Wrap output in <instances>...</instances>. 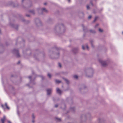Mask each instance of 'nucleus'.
Wrapping results in <instances>:
<instances>
[{"mask_svg": "<svg viewBox=\"0 0 123 123\" xmlns=\"http://www.w3.org/2000/svg\"><path fill=\"white\" fill-rule=\"evenodd\" d=\"M64 79L66 81V82L67 84H68V81L67 80L64 78Z\"/></svg>", "mask_w": 123, "mask_h": 123, "instance_id": "nucleus-16", "label": "nucleus"}, {"mask_svg": "<svg viewBox=\"0 0 123 123\" xmlns=\"http://www.w3.org/2000/svg\"><path fill=\"white\" fill-rule=\"evenodd\" d=\"M82 27H83V30H84V25H82Z\"/></svg>", "mask_w": 123, "mask_h": 123, "instance_id": "nucleus-31", "label": "nucleus"}, {"mask_svg": "<svg viewBox=\"0 0 123 123\" xmlns=\"http://www.w3.org/2000/svg\"><path fill=\"white\" fill-rule=\"evenodd\" d=\"M86 48H87V49H88V50L89 49V48L88 47V46H87V45H86Z\"/></svg>", "mask_w": 123, "mask_h": 123, "instance_id": "nucleus-21", "label": "nucleus"}, {"mask_svg": "<svg viewBox=\"0 0 123 123\" xmlns=\"http://www.w3.org/2000/svg\"><path fill=\"white\" fill-rule=\"evenodd\" d=\"M98 61L101 64L102 66H106L108 62L107 61H103L100 59H99Z\"/></svg>", "mask_w": 123, "mask_h": 123, "instance_id": "nucleus-1", "label": "nucleus"}, {"mask_svg": "<svg viewBox=\"0 0 123 123\" xmlns=\"http://www.w3.org/2000/svg\"><path fill=\"white\" fill-rule=\"evenodd\" d=\"M68 2H70V0H68Z\"/></svg>", "mask_w": 123, "mask_h": 123, "instance_id": "nucleus-35", "label": "nucleus"}, {"mask_svg": "<svg viewBox=\"0 0 123 123\" xmlns=\"http://www.w3.org/2000/svg\"><path fill=\"white\" fill-rule=\"evenodd\" d=\"M47 94L48 95H49L51 93L52 90L51 89H48L47 90Z\"/></svg>", "mask_w": 123, "mask_h": 123, "instance_id": "nucleus-5", "label": "nucleus"}, {"mask_svg": "<svg viewBox=\"0 0 123 123\" xmlns=\"http://www.w3.org/2000/svg\"><path fill=\"white\" fill-rule=\"evenodd\" d=\"M56 92H57L59 94H61L62 92V91L58 88H57L56 89Z\"/></svg>", "mask_w": 123, "mask_h": 123, "instance_id": "nucleus-7", "label": "nucleus"}, {"mask_svg": "<svg viewBox=\"0 0 123 123\" xmlns=\"http://www.w3.org/2000/svg\"><path fill=\"white\" fill-rule=\"evenodd\" d=\"M90 32L92 33H95V31H93L92 30H90Z\"/></svg>", "mask_w": 123, "mask_h": 123, "instance_id": "nucleus-14", "label": "nucleus"}, {"mask_svg": "<svg viewBox=\"0 0 123 123\" xmlns=\"http://www.w3.org/2000/svg\"><path fill=\"white\" fill-rule=\"evenodd\" d=\"M1 107H2L4 108V105H3L2 104H1Z\"/></svg>", "mask_w": 123, "mask_h": 123, "instance_id": "nucleus-29", "label": "nucleus"}, {"mask_svg": "<svg viewBox=\"0 0 123 123\" xmlns=\"http://www.w3.org/2000/svg\"><path fill=\"white\" fill-rule=\"evenodd\" d=\"M24 0H22V2H23V1Z\"/></svg>", "mask_w": 123, "mask_h": 123, "instance_id": "nucleus-37", "label": "nucleus"}, {"mask_svg": "<svg viewBox=\"0 0 123 123\" xmlns=\"http://www.w3.org/2000/svg\"><path fill=\"white\" fill-rule=\"evenodd\" d=\"M32 117L33 118H35V117L34 116V115H32Z\"/></svg>", "mask_w": 123, "mask_h": 123, "instance_id": "nucleus-30", "label": "nucleus"}, {"mask_svg": "<svg viewBox=\"0 0 123 123\" xmlns=\"http://www.w3.org/2000/svg\"><path fill=\"white\" fill-rule=\"evenodd\" d=\"M41 77H42V79H43V76H42Z\"/></svg>", "mask_w": 123, "mask_h": 123, "instance_id": "nucleus-36", "label": "nucleus"}, {"mask_svg": "<svg viewBox=\"0 0 123 123\" xmlns=\"http://www.w3.org/2000/svg\"><path fill=\"white\" fill-rule=\"evenodd\" d=\"M38 20V25H37L38 26H40L41 25V22Z\"/></svg>", "mask_w": 123, "mask_h": 123, "instance_id": "nucleus-9", "label": "nucleus"}, {"mask_svg": "<svg viewBox=\"0 0 123 123\" xmlns=\"http://www.w3.org/2000/svg\"><path fill=\"white\" fill-rule=\"evenodd\" d=\"M40 11L42 12H47V11L45 8H43L41 9L40 10Z\"/></svg>", "mask_w": 123, "mask_h": 123, "instance_id": "nucleus-6", "label": "nucleus"}, {"mask_svg": "<svg viewBox=\"0 0 123 123\" xmlns=\"http://www.w3.org/2000/svg\"><path fill=\"white\" fill-rule=\"evenodd\" d=\"M26 16L27 17H29L30 16V15H26Z\"/></svg>", "mask_w": 123, "mask_h": 123, "instance_id": "nucleus-32", "label": "nucleus"}, {"mask_svg": "<svg viewBox=\"0 0 123 123\" xmlns=\"http://www.w3.org/2000/svg\"><path fill=\"white\" fill-rule=\"evenodd\" d=\"M90 42L91 43V45L92 47H93L94 46H93V41H91Z\"/></svg>", "mask_w": 123, "mask_h": 123, "instance_id": "nucleus-10", "label": "nucleus"}, {"mask_svg": "<svg viewBox=\"0 0 123 123\" xmlns=\"http://www.w3.org/2000/svg\"><path fill=\"white\" fill-rule=\"evenodd\" d=\"M98 18V17H95V19L93 20V21L94 22H95L96 21V20Z\"/></svg>", "mask_w": 123, "mask_h": 123, "instance_id": "nucleus-18", "label": "nucleus"}, {"mask_svg": "<svg viewBox=\"0 0 123 123\" xmlns=\"http://www.w3.org/2000/svg\"><path fill=\"white\" fill-rule=\"evenodd\" d=\"M5 106H6V108L8 109H9V107H8L7 106V104L6 103H5Z\"/></svg>", "mask_w": 123, "mask_h": 123, "instance_id": "nucleus-11", "label": "nucleus"}, {"mask_svg": "<svg viewBox=\"0 0 123 123\" xmlns=\"http://www.w3.org/2000/svg\"><path fill=\"white\" fill-rule=\"evenodd\" d=\"M30 12L33 14H34V11L33 10H31V11H30Z\"/></svg>", "mask_w": 123, "mask_h": 123, "instance_id": "nucleus-12", "label": "nucleus"}, {"mask_svg": "<svg viewBox=\"0 0 123 123\" xmlns=\"http://www.w3.org/2000/svg\"><path fill=\"white\" fill-rule=\"evenodd\" d=\"M99 31L100 32H102L103 31V30L100 28H99L98 29Z\"/></svg>", "mask_w": 123, "mask_h": 123, "instance_id": "nucleus-19", "label": "nucleus"}, {"mask_svg": "<svg viewBox=\"0 0 123 123\" xmlns=\"http://www.w3.org/2000/svg\"><path fill=\"white\" fill-rule=\"evenodd\" d=\"M8 122L9 123H11L10 121H8Z\"/></svg>", "mask_w": 123, "mask_h": 123, "instance_id": "nucleus-33", "label": "nucleus"}, {"mask_svg": "<svg viewBox=\"0 0 123 123\" xmlns=\"http://www.w3.org/2000/svg\"><path fill=\"white\" fill-rule=\"evenodd\" d=\"M32 122H33V123L34 122V121L33 120V121H32Z\"/></svg>", "mask_w": 123, "mask_h": 123, "instance_id": "nucleus-40", "label": "nucleus"}, {"mask_svg": "<svg viewBox=\"0 0 123 123\" xmlns=\"http://www.w3.org/2000/svg\"><path fill=\"white\" fill-rule=\"evenodd\" d=\"M13 53L16 54L17 57H18L20 56V55L18 53V50L16 49H14L13 50Z\"/></svg>", "mask_w": 123, "mask_h": 123, "instance_id": "nucleus-3", "label": "nucleus"}, {"mask_svg": "<svg viewBox=\"0 0 123 123\" xmlns=\"http://www.w3.org/2000/svg\"><path fill=\"white\" fill-rule=\"evenodd\" d=\"M75 50V49H74V50H73V51H74V50Z\"/></svg>", "mask_w": 123, "mask_h": 123, "instance_id": "nucleus-41", "label": "nucleus"}, {"mask_svg": "<svg viewBox=\"0 0 123 123\" xmlns=\"http://www.w3.org/2000/svg\"><path fill=\"white\" fill-rule=\"evenodd\" d=\"M98 24H97V25H96L95 26V28H96V27H97L98 26Z\"/></svg>", "mask_w": 123, "mask_h": 123, "instance_id": "nucleus-27", "label": "nucleus"}, {"mask_svg": "<svg viewBox=\"0 0 123 123\" xmlns=\"http://www.w3.org/2000/svg\"><path fill=\"white\" fill-rule=\"evenodd\" d=\"M74 78L77 79L78 78V76L77 75H74Z\"/></svg>", "mask_w": 123, "mask_h": 123, "instance_id": "nucleus-13", "label": "nucleus"}, {"mask_svg": "<svg viewBox=\"0 0 123 123\" xmlns=\"http://www.w3.org/2000/svg\"><path fill=\"white\" fill-rule=\"evenodd\" d=\"M92 76V75H91V76H89L88 77H91Z\"/></svg>", "mask_w": 123, "mask_h": 123, "instance_id": "nucleus-38", "label": "nucleus"}, {"mask_svg": "<svg viewBox=\"0 0 123 123\" xmlns=\"http://www.w3.org/2000/svg\"><path fill=\"white\" fill-rule=\"evenodd\" d=\"M122 33L123 34V32H122Z\"/></svg>", "mask_w": 123, "mask_h": 123, "instance_id": "nucleus-42", "label": "nucleus"}, {"mask_svg": "<svg viewBox=\"0 0 123 123\" xmlns=\"http://www.w3.org/2000/svg\"><path fill=\"white\" fill-rule=\"evenodd\" d=\"M58 66H59L60 67H61V64L60 63H59L58 64Z\"/></svg>", "mask_w": 123, "mask_h": 123, "instance_id": "nucleus-23", "label": "nucleus"}, {"mask_svg": "<svg viewBox=\"0 0 123 123\" xmlns=\"http://www.w3.org/2000/svg\"><path fill=\"white\" fill-rule=\"evenodd\" d=\"M82 49L84 50L85 49V47L84 46H82Z\"/></svg>", "mask_w": 123, "mask_h": 123, "instance_id": "nucleus-24", "label": "nucleus"}, {"mask_svg": "<svg viewBox=\"0 0 123 123\" xmlns=\"http://www.w3.org/2000/svg\"><path fill=\"white\" fill-rule=\"evenodd\" d=\"M20 63V62H19H19H18V64H19V63Z\"/></svg>", "mask_w": 123, "mask_h": 123, "instance_id": "nucleus-39", "label": "nucleus"}, {"mask_svg": "<svg viewBox=\"0 0 123 123\" xmlns=\"http://www.w3.org/2000/svg\"><path fill=\"white\" fill-rule=\"evenodd\" d=\"M87 9H88L89 8V6L87 5Z\"/></svg>", "mask_w": 123, "mask_h": 123, "instance_id": "nucleus-26", "label": "nucleus"}, {"mask_svg": "<svg viewBox=\"0 0 123 123\" xmlns=\"http://www.w3.org/2000/svg\"><path fill=\"white\" fill-rule=\"evenodd\" d=\"M74 108H71V110L72 111H74Z\"/></svg>", "mask_w": 123, "mask_h": 123, "instance_id": "nucleus-22", "label": "nucleus"}, {"mask_svg": "<svg viewBox=\"0 0 123 123\" xmlns=\"http://www.w3.org/2000/svg\"><path fill=\"white\" fill-rule=\"evenodd\" d=\"M46 3H44V5H46Z\"/></svg>", "mask_w": 123, "mask_h": 123, "instance_id": "nucleus-34", "label": "nucleus"}, {"mask_svg": "<svg viewBox=\"0 0 123 123\" xmlns=\"http://www.w3.org/2000/svg\"><path fill=\"white\" fill-rule=\"evenodd\" d=\"M48 75L49 77V78H50L51 77V75L49 73H48Z\"/></svg>", "mask_w": 123, "mask_h": 123, "instance_id": "nucleus-15", "label": "nucleus"}, {"mask_svg": "<svg viewBox=\"0 0 123 123\" xmlns=\"http://www.w3.org/2000/svg\"><path fill=\"white\" fill-rule=\"evenodd\" d=\"M57 29L58 31L60 30L62 32H64L65 30V28L63 25H60V27L58 26L57 27Z\"/></svg>", "mask_w": 123, "mask_h": 123, "instance_id": "nucleus-2", "label": "nucleus"}, {"mask_svg": "<svg viewBox=\"0 0 123 123\" xmlns=\"http://www.w3.org/2000/svg\"><path fill=\"white\" fill-rule=\"evenodd\" d=\"M91 4H92V3H91Z\"/></svg>", "mask_w": 123, "mask_h": 123, "instance_id": "nucleus-43", "label": "nucleus"}, {"mask_svg": "<svg viewBox=\"0 0 123 123\" xmlns=\"http://www.w3.org/2000/svg\"><path fill=\"white\" fill-rule=\"evenodd\" d=\"M29 78L30 80V82L31 83V76H30L29 77H28Z\"/></svg>", "mask_w": 123, "mask_h": 123, "instance_id": "nucleus-20", "label": "nucleus"}, {"mask_svg": "<svg viewBox=\"0 0 123 123\" xmlns=\"http://www.w3.org/2000/svg\"><path fill=\"white\" fill-rule=\"evenodd\" d=\"M6 119V117L5 116H4L1 119V121L2 123H4V122Z\"/></svg>", "mask_w": 123, "mask_h": 123, "instance_id": "nucleus-4", "label": "nucleus"}, {"mask_svg": "<svg viewBox=\"0 0 123 123\" xmlns=\"http://www.w3.org/2000/svg\"><path fill=\"white\" fill-rule=\"evenodd\" d=\"M92 16H89L88 17V18L89 19H90L91 18Z\"/></svg>", "mask_w": 123, "mask_h": 123, "instance_id": "nucleus-25", "label": "nucleus"}, {"mask_svg": "<svg viewBox=\"0 0 123 123\" xmlns=\"http://www.w3.org/2000/svg\"><path fill=\"white\" fill-rule=\"evenodd\" d=\"M56 119H57V121H61V119H60V118H56Z\"/></svg>", "mask_w": 123, "mask_h": 123, "instance_id": "nucleus-17", "label": "nucleus"}, {"mask_svg": "<svg viewBox=\"0 0 123 123\" xmlns=\"http://www.w3.org/2000/svg\"><path fill=\"white\" fill-rule=\"evenodd\" d=\"M55 82L57 84H59L61 82V81L59 80H55Z\"/></svg>", "mask_w": 123, "mask_h": 123, "instance_id": "nucleus-8", "label": "nucleus"}, {"mask_svg": "<svg viewBox=\"0 0 123 123\" xmlns=\"http://www.w3.org/2000/svg\"><path fill=\"white\" fill-rule=\"evenodd\" d=\"M58 106V105L56 104V105H55V107H57V106Z\"/></svg>", "mask_w": 123, "mask_h": 123, "instance_id": "nucleus-28", "label": "nucleus"}]
</instances>
